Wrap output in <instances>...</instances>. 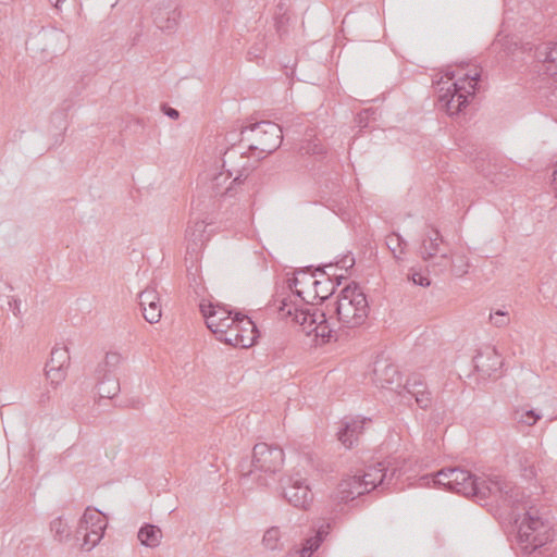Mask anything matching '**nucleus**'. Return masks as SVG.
Wrapping results in <instances>:
<instances>
[{"mask_svg": "<svg viewBox=\"0 0 557 557\" xmlns=\"http://www.w3.org/2000/svg\"><path fill=\"white\" fill-rule=\"evenodd\" d=\"M283 463L284 451L280 446L258 443L252 449L251 460H243L239 465L240 482L246 486L250 481L267 486L268 476L278 472Z\"/></svg>", "mask_w": 557, "mask_h": 557, "instance_id": "1", "label": "nucleus"}, {"mask_svg": "<svg viewBox=\"0 0 557 557\" xmlns=\"http://www.w3.org/2000/svg\"><path fill=\"white\" fill-rule=\"evenodd\" d=\"M278 311L283 317H290L301 326L307 335L314 334L321 338L322 343H329L332 338L337 341V331L326 319L325 313L318 309L299 305L290 298H283L278 306Z\"/></svg>", "mask_w": 557, "mask_h": 557, "instance_id": "2", "label": "nucleus"}, {"mask_svg": "<svg viewBox=\"0 0 557 557\" xmlns=\"http://www.w3.org/2000/svg\"><path fill=\"white\" fill-rule=\"evenodd\" d=\"M240 141L251 151H258L260 158L273 153L282 144L283 132L278 124L260 121L247 125L240 131Z\"/></svg>", "mask_w": 557, "mask_h": 557, "instance_id": "3", "label": "nucleus"}, {"mask_svg": "<svg viewBox=\"0 0 557 557\" xmlns=\"http://www.w3.org/2000/svg\"><path fill=\"white\" fill-rule=\"evenodd\" d=\"M368 301L366 295L356 284L342 289L336 301L335 312L337 322L343 327L354 329L361 325L368 317Z\"/></svg>", "mask_w": 557, "mask_h": 557, "instance_id": "4", "label": "nucleus"}, {"mask_svg": "<svg viewBox=\"0 0 557 557\" xmlns=\"http://www.w3.org/2000/svg\"><path fill=\"white\" fill-rule=\"evenodd\" d=\"M517 542L524 554H532L552 540V530L548 522L537 516L536 510L530 507L522 519L516 520Z\"/></svg>", "mask_w": 557, "mask_h": 557, "instance_id": "5", "label": "nucleus"}, {"mask_svg": "<svg viewBox=\"0 0 557 557\" xmlns=\"http://www.w3.org/2000/svg\"><path fill=\"white\" fill-rule=\"evenodd\" d=\"M479 79L480 74L474 71L454 81L444 92L443 88L440 89L438 101L449 115L458 114L468 104L469 99L474 96Z\"/></svg>", "mask_w": 557, "mask_h": 557, "instance_id": "6", "label": "nucleus"}, {"mask_svg": "<svg viewBox=\"0 0 557 557\" xmlns=\"http://www.w3.org/2000/svg\"><path fill=\"white\" fill-rule=\"evenodd\" d=\"M421 480L426 485L432 483L434 486H443L447 491L465 496L475 495L476 476L459 467L443 468L435 474L423 475Z\"/></svg>", "mask_w": 557, "mask_h": 557, "instance_id": "7", "label": "nucleus"}, {"mask_svg": "<svg viewBox=\"0 0 557 557\" xmlns=\"http://www.w3.org/2000/svg\"><path fill=\"white\" fill-rule=\"evenodd\" d=\"M475 495L480 500H484L491 496L506 502L512 507H519L524 498V493L520 487L513 485L510 481L505 480L499 475H494L487 479L476 476Z\"/></svg>", "mask_w": 557, "mask_h": 557, "instance_id": "8", "label": "nucleus"}, {"mask_svg": "<svg viewBox=\"0 0 557 557\" xmlns=\"http://www.w3.org/2000/svg\"><path fill=\"white\" fill-rule=\"evenodd\" d=\"M106 528V516L98 509L88 507L77 529V533L83 535L82 547L86 550L94 548L102 539Z\"/></svg>", "mask_w": 557, "mask_h": 557, "instance_id": "9", "label": "nucleus"}, {"mask_svg": "<svg viewBox=\"0 0 557 557\" xmlns=\"http://www.w3.org/2000/svg\"><path fill=\"white\" fill-rule=\"evenodd\" d=\"M284 498L294 507L307 509L312 500L313 493L307 482L299 472L289 475L282 484Z\"/></svg>", "mask_w": 557, "mask_h": 557, "instance_id": "10", "label": "nucleus"}, {"mask_svg": "<svg viewBox=\"0 0 557 557\" xmlns=\"http://www.w3.org/2000/svg\"><path fill=\"white\" fill-rule=\"evenodd\" d=\"M199 307L206 319V324L212 333L221 327H230L236 321L235 314L232 315V311L223 306L201 302Z\"/></svg>", "mask_w": 557, "mask_h": 557, "instance_id": "11", "label": "nucleus"}, {"mask_svg": "<svg viewBox=\"0 0 557 557\" xmlns=\"http://www.w3.org/2000/svg\"><path fill=\"white\" fill-rule=\"evenodd\" d=\"M366 494V487L360 482V475L355 474L343 479L330 498L334 505L346 504L355 498Z\"/></svg>", "mask_w": 557, "mask_h": 557, "instance_id": "12", "label": "nucleus"}, {"mask_svg": "<svg viewBox=\"0 0 557 557\" xmlns=\"http://www.w3.org/2000/svg\"><path fill=\"white\" fill-rule=\"evenodd\" d=\"M395 474V469L389 470L384 461H377L368 466L360 475V482L366 487V493L371 492L379 485L385 482L388 484L392 476Z\"/></svg>", "mask_w": 557, "mask_h": 557, "instance_id": "13", "label": "nucleus"}, {"mask_svg": "<svg viewBox=\"0 0 557 557\" xmlns=\"http://www.w3.org/2000/svg\"><path fill=\"white\" fill-rule=\"evenodd\" d=\"M473 363L483 376H492L502 368L503 361L494 347L486 346L476 352Z\"/></svg>", "mask_w": 557, "mask_h": 557, "instance_id": "14", "label": "nucleus"}, {"mask_svg": "<svg viewBox=\"0 0 557 557\" xmlns=\"http://www.w3.org/2000/svg\"><path fill=\"white\" fill-rule=\"evenodd\" d=\"M398 394H408L414 397L417 405L421 409H428L432 404L431 393L429 392L425 382L418 374L410 375Z\"/></svg>", "mask_w": 557, "mask_h": 557, "instance_id": "15", "label": "nucleus"}, {"mask_svg": "<svg viewBox=\"0 0 557 557\" xmlns=\"http://www.w3.org/2000/svg\"><path fill=\"white\" fill-rule=\"evenodd\" d=\"M152 17L153 23L159 29L171 33L177 26L181 11L171 3H161L154 8Z\"/></svg>", "mask_w": 557, "mask_h": 557, "instance_id": "16", "label": "nucleus"}, {"mask_svg": "<svg viewBox=\"0 0 557 557\" xmlns=\"http://www.w3.org/2000/svg\"><path fill=\"white\" fill-rule=\"evenodd\" d=\"M139 305L145 320L151 324L160 321L161 305L154 287H147L139 294Z\"/></svg>", "mask_w": 557, "mask_h": 557, "instance_id": "17", "label": "nucleus"}, {"mask_svg": "<svg viewBox=\"0 0 557 557\" xmlns=\"http://www.w3.org/2000/svg\"><path fill=\"white\" fill-rule=\"evenodd\" d=\"M536 59L542 63L544 75L557 81V42H546L536 48Z\"/></svg>", "mask_w": 557, "mask_h": 557, "instance_id": "18", "label": "nucleus"}, {"mask_svg": "<svg viewBox=\"0 0 557 557\" xmlns=\"http://www.w3.org/2000/svg\"><path fill=\"white\" fill-rule=\"evenodd\" d=\"M246 176H244L243 171L233 172L230 169H226L225 173L215 174L210 184V189L214 194L218 195H227L232 190V184H240L244 182Z\"/></svg>", "mask_w": 557, "mask_h": 557, "instance_id": "19", "label": "nucleus"}, {"mask_svg": "<svg viewBox=\"0 0 557 557\" xmlns=\"http://www.w3.org/2000/svg\"><path fill=\"white\" fill-rule=\"evenodd\" d=\"M364 423L366 419L346 418L337 432L338 441L347 448L352 447L362 433Z\"/></svg>", "mask_w": 557, "mask_h": 557, "instance_id": "20", "label": "nucleus"}, {"mask_svg": "<svg viewBox=\"0 0 557 557\" xmlns=\"http://www.w3.org/2000/svg\"><path fill=\"white\" fill-rule=\"evenodd\" d=\"M207 223L203 220L190 221L185 231V239L188 242L187 249L196 250L209 239Z\"/></svg>", "mask_w": 557, "mask_h": 557, "instance_id": "21", "label": "nucleus"}, {"mask_svg": "<svg viewBox=\"0 0 557 557\" xmlns=\"http://www.w3.org/2000/svg\"><path fill=\"white\" fill-rule=\"evenodd\" d=\"M236 325L239 333V347L252 346L257 338V326L247 315L235 313Z\"/></svg>", "mask_w": 557, "mask_h": 557, "instance_id": "22", "label": "nucleus"}, {"mask_svg": "<svg viewBox=\"0 0 557 557\" xmlns=\"http://www.w3.org/2000/svg\"><path fill=\"white\" fill-rule=\"evenodd\" d=\"M444 243V239L437 228H432L428 232L423 238L420 246V256L424 261H430L434 258L440 249V244Z\"/></svg>", "mask_w": 557, "mask_h": 557, "instance_id": "23", "label": "nucleus"}, {"mask_svg": "<svg viewBox=\"0 0 557 557\" xmlns=\"http://www.w3.org/2000/svg\"><path fill=\"white\" fill-rule=\"evenodd\" d=\"M375 382L383 388H393V384H397L399 386V373L397 367L394 364H385L383 368H380L379 362L374 368Z\"/></svg>", "mask_w": 557, "mask_h": 557, "instance_id": "24", "label": "nucleus"}, {"mask_svg": "<svg viewBox=\"0 0 557 557\" xmlns=\"http://www.w3.org/2000/svg\"><path fill=\"white\" fill-rule=\"evenodd\" d=\"M137 537L141 545L156 548L160 545L163 534L158 525L145 523L138 530Z\"/></svg>", "mask_w": 557, "mask_h": 557, "instance_id": "25", "label": "nucleus"}, {"mask_svg": "<svg viewBox=\"0 0 557 557\" xmlns=\"http://www.w3.org/2000/svg\"><path fill=\"white\" fill-rule=\"evenodd\" d=\"M97 392L101 398H113L120 392V382L114 374H97Z\"/></svg>", "mask_w": 557, "mask_h": 557, "instance_id": "26", "label": "nucleus"}, {"mask_svg": "<svg viewBox=\"0 0 557 557\" xmlns=\"http://www.w3.org/2000/svg\"><path fill=\"white\" fill-rule=\"evenodd\" d=\"M330 528V523L320 525L315 532V535L306 540L302 548L299 550L300 557H311V555L320 547L321 543L327 536Z\"/></svg>", "mask_w": 557, "mask_h": 557, "instance_id": "27", "label": "nucleus"}, {"mask_svg": "<svg viewBox=\"0 0 557 557\" xmlns=\"http://www.w3.org/2000/svg\"><path fill=\"white\" fill-rule=\"evenodd\" d=\"M385 243L396 261H401L407 248V242L398 233L393 232L386 236Z\"/></svg>", "mask_w": 557, "mask_h": 557, "instance_id": "28", "label": "nucleus"}, {"mask_svg": "<svg viewBox=\"0 0 557 557\" xmlns=\"http://www.w3.org/2000/svg\"><path fill=\"white\" fill-rule=\"evenodd\" d=\"M70 362V355L66 347H54L51 350L50 359L47 362V367H50L49 373L52 370L64 369Z\"/></svg>", "mask_w": 557, "mask_h": 557, "instance_id": "29", "label": "nucleus"}, {"mask_svg": "<svg viewBox=\"0 0 557 557\" xmlns=\"http://www.w3.org/2000/svg\"><path fill=\"white\" fill-rule=\"evenodd\" d=\"M213 334L215 335L218 341L234 347H239V333L236 325V321L232 323L230 327L218 329V331L214 332Z\"/></svg>", "mask_w": 557, "mask_h": 557, "instance_id": "30", "label": "nucleus"}, {"mask_svg": "<svg viewBox=\"0 0 557 557\" xmlns=\"http://www.w3.org/2000/svg\"><path fill=\"white\" fill-rule=\"evenodd\" d=\"M314 275H308L306 271H298L297 275L293 278L288 280V287L294 292V295L300 298L301 302L306 301V298L304 296V289L298 288V285H302L305 283H309L311 285V282L314 281Z\"/></svg>", "mask_w": 557, "mask_h": 557, "instance_id": "31", "label": "nucleus"}, {"mask_svg": "<svg viewBox=\"0 0 557 557\" xmlns=\"http://www.w3.org/2000/svg\"><path fill=\"white\" fill-rule=\"evenodd\" d=\"M121 355L117 352H108L102 363L97 368V374H114L115 369L121 362Z\"/></svg>", "mask_w": 557, "mask_h": 557, "instance_id": "32", "label": "nucleus"}, {"mask_svg": "<svg viewBox=\"0 0 557 557\" xmlns=\"http://www.w3.org/2000/svg\"><path fill=\"white\" fill-rule=\"evenodd\" d=\"M311 285L314 287L315 297L321 300L327 299L335 290V284L330 277L325 281L314 280Z\"/></svg>", "mask_w": 557, "mask_h": 557, "instance_id": "33", "label": "nucleus"}, {"mask_svg": "<svg viewBox=\"0 0 557 557\" xmlns=\"http://www.w3.org/2000/svg\"><path fill=\"white\" fill-rule=\"evenodd\" d=\"M50 530L57 541L63 542L70 536V528L62 517L53 519L50 523Z\"/></svg>", "mask_w": 557, "mask_h": 557, "instance_id": "34", "label": "nucleus"}, {"mask_svg": "<svg viewBox=\"0 0 557 557\" xmlns=\"http://www.w3.org/2000/svg\"><path fill=\"white\" fill-rule=\"evenodd\" d=\"M518 462L520 463L522 475L525 479H532L535 476V469L533 467L531 454L524 451L518 455Z\"/></svg>", "mask_w": 557, "mask_h": 557, "instance_id": "35", "label": "nucleus"}, {"mask_svg": "<svg viewBox=\"0 0 557 557\" xmlns=\"http://www.w3.org/2000/svg\"><path fill=\"white\" fill-rule=\"evenodd\" d=\"M280 537H281L280 529L276 527H272L265 531L263 539H262V543L267 548L274 550V549L278 548Z\"/></svg>", "mask_w": 557, "mask_h": 557, "instance_id": "36", "label": "nucleus"}, {"mask_svg": "<svg viewBox=\"0 0 557 557\" xmlns=\"http://www.w3.org/2000/svg\"><path fill=\"white\" fill-rule=\"evenodd\" d=\"M540 419H541V414L537 413L533 409L516 411V420L519 423H523V424H527L529 426L534 425L537 422V420H540Z\"/></svg>", "mask_w": 557, "mask_h": 557, "instance_id": "37", "label": "nucleus"}, {"mask_svg": "<svg viewBox=\"0 0 557 557\" xmlns=\"http://www.w3.org/2000/svg\"><path fill=\"white\" fill-rule=\"evenodd\" d=\"M469 267L470 264L465 256H458L451 260V272L457 277L467 274Z\"/></svg>", "mask_w": 557, "mask_h": 557, "instance_id": "38", "label": "nucleus"}, {"mask_svg": "<svg viewBox=\"0 0 557 557\" xmlns=\"http://www.w3.org/2000/svg\"><path fill=\"white\" fill-rule=\"evenodd\" d=\"M267 42L264 37L258 38V40L249 48L248 59L249 61H257L264 54Z\"/></svg>", "mask_w": 557, "mask_h": 557, "instance_id": "39", "label": "nucleus"}, {"mask_svg": "<svg viewBox=\"0 0 557 557\" xmlns=\"http://www.w3.org/2000/svg\"><path fill=\"white\" fill-rule=\"evenodd\" d=\"M301 151L311 156H323L325 153V148L320 140L315 139L302 145Z\"/></svg>", "mask_w": 557, "mask_h": 557, "instance_id": "40", "label": "nucleus"}, {"mask_svg": "<svg viewBox=\"0 0 557 557\" xmlns=\"http://www.w3.org/2000/svg\"><path fill=\"white\" fill-rule=\"evenodd\" d=\"M490 319L492 323L497 327L505 326L509 323L508 314L503 310H497L494 313H491Z\"/></svg>", "mask_w": 557, "mask_h": 557, "instance_id": "41", "label": "nucleus"}, {"mask_svg": "<svg viewBox=\"0 0 557 557\" xmlns=\"http://www.w3.org/2000/svg\"><path fill=\"white\" fill-rule=\"evenodd\" d=\"M45 370H46L47 379L50 380L51 384H53V385H58L65 377L64 369H58V370L55 369V370H52L51 373H49L50 367L46 366Z\"/></svg>", "mask_w": 557, "mask_h": 557, "instance_id": "42", "label": "nucleus"}, {"mask_svg": "<svg viewBox=\"0 0 557 557\" xmlns=\"http://www.w3.org/2000/svg\"><path fill=\"white\" fill-rule=\"evenodd\" d=\"M410 280L413 282V284L422 286V287L430 286V284H431V281L429 277L422 275L421 273H417V272L411 275Z\"/></svg>", "mask_w": 557, "mask_h": 557, "instance_id": "43", "label": "nucleus"}, {"mask_svg": "<svg viewBox=\"0 0 557 557\" xmlns=\"http://www.w3.org/2000/svg\"><path fill=\"white\" fill-rule=\"evenodd\" d=\"M162 112L173 120H176L180 116V112L176 109L169 107L168 104L162 106Z\"/></svg>", "mask_w": 557, "mask_h": 557, "instance_id": "44", "label": "nucleus"}, {"mask_svg": "<svg viewBox=\"0 0 557 557\" xmlns=\"http://www.w3.org/2000/svg\"><path fill=\"white\" fill-rule=\"evenodd\" d=\"M20 307H21V301L18 299L12 298L11 300H9V308L14 313V315L20 314Z\"/></svg>", "mask_w": 557, "mask_h": 557, "instance_id": "45", "label": "nucleus"}, {"mask_svg": "<svg viewBox=\"0 0 557 557\" xmlns=\"http://www.w3.org/2000/svg\"><path fill=\"white\" fill-rule=\"evenodd\" d=\"M23 131H15L12 135V140L16 141L20 140L23 136Z\"/></svg>", "mask_w": 557, "mask_h": 557, "instance_id": "46", "label": "nucleus"}, {"mask_svg": "<svg viewBox=\"0 0 557 557\" xmlns=\"http://www.w3.org/2000/svg\"><path fill=\"white\" fill-rule=\"evenodd\" d=\"M446 77H447L448 81H453L455 78V75H454L453 72H447L446 73Z\"/></svg>", "mask_w": 557, "mask_h": 557, "instance_id": "47", "label": "nucleus"}, {"mask_svg": "<svg viewBox=\"0 0 557 557\" xmlns=\"http://www.w3.org/2000/svg\"><path fill=\"white\" fill-rule=\"evenodd\" d=\"M441 259H442V260H445V261H448V259H449V255H447V253H442V255H441Z\"/></svg>", "mask_w": 557, "mask_h": 557, "instance_id": "48", "label": "nucleus"}, {"mask_svg": "<svg viewBox=\"0 0 557 557\" xmlns=\"http://www.w3.org/2000/svg\"><path fill=\"white\" fill-rule=\"evenodd\" d=\"M63 1H64V0H55V2H54V7H55V8H58V7H59V4H60L61 2H63Z\"/></svg>", "mask_w": 557, "mask_h": 557, "instance_id": "49", "label": "nucleus"}, {"mask_svg": "<svg viewBox=\"0 0 557 557\" xmlns=\"http://www.w3.org/2000/svg\"><path fill=\"white\" fill-rule=\"evenodd\" d=\"M233 152L235 153V151H234V150H233V151H227V152H225V156H226L227 158H230V157H231V154H232Z\"/></svg>", "mask_w": 557, "mask_h": 557, "instance_id": "50", "label": "nucleus"}, {"mask_svg": "<svg viewBox=\"0 0 557 557\" xmlns=\"http://www.w3.org/2000/svg\"><path fill=\"white\" fill-rule=\"evenodd\" d=\"M281 24H282V18L277 22V29L278 30H280Z\"/></svg>", "mask_w": 557, "mask_h": 557, "instance_id": "51", "label": "nucleus"}, {"mask_svg": "<svg viewBox=\"0 0 557 557\" xmlns=\"http://www.w3.org/2000/svg\"><path fill=\"white\" fill-rule=\"evenodd\" d=\"M226 163H227V160L226 159H223V164L222 166L225 168L226 166Z\"/></svg>", "mask_w": 557, "mask_h": 557, "instance_id": "52", "label": "nucleus"}]
</instances>
